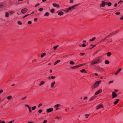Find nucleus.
I'll use <instances>...</instances> for the list:
<instances>
[{"instance_id":"a19ab883","label":"nucleus","mask_w":123,"mask_h":123,"mask_svg":"<svg viewBox=\"0 0 123 123\" xmlns=\"http://www.w3.org/2000/svg\"><path fill=\"white\" fill-rule=\"evenodd\" d=\"M3 92L2 89H1L0 90V94H1Z\"/></svg>"},{"instance_id":"e433bc0d","label":"nucleus","mask_w":123,"mask_h":123,"mask_svg":"<svg viewBox=\"0 0 123 123\" xmlns=\"http://www.w3.org/2000/svg\"><path fill=\"white\" fill-rule=\"evenodd\" d=\"M89 114H85V116H86V118H88V117L87 116H89Z\"/></svg>"},{"instance_id":"69168bd1","label":"nucleus","mask_w":123,"mask_h":123,"mask_svg":"<svg viewBox=\"0 0 123 123\" xmlns=\"http://www.w3.org/2000/svg\"><path fill=\"white\" fill-rule=\"evenodd\" d=\"M120 19L121 20H123V15L122 16V17L120 18Z\"/></svg>"},{"instance_id":"f257e3e1","label":"nucleus","mask_w":123,"mask_h":123,"mask_svg":"<svg viewBox=\"0 0 123 123\" xmlns=\"http://www.w3.org/2000/svg\"><path fill=\"white\" fill-rule=\"evenodd\" d=\"M79 5V4H77L74 5L73 6L71 7H70L68 8H66L63 11L66 13H68L72 9H74V8Z\"/></svg>"},{"instance_id":"6e6d98bb","label":"nucleus","mask_w":123,"mask_h":123,"mask_svg":"<svg viewBox=\"0 0 123 123\" xmlns=\"http://www.w3.org/2000/svg\"><path fill=\"white\" fill-rule=\"evenodd\" d=\"M47 122V120H44V121L43 123H46Z\"/></svg>"},{"instance_id":"49530a36","label":"nucleus","mask_w":123,"mask_h":123,"mask_svg":"<svg viewBox=\"0 0 123 123\" xmlns=\"http://www.w3.org/2000/svg\"><path fill=\"white\" fill-rule=\"evenodd\" d=\"M14 121V120H13V121H10V122H9L8 123H12Z\"/></svg>"},{"instance_id":"a878e982","label":"nucleus","mask_w":123,"mask_h":123,"mask_svg":"<svg viewBox=\"0 0 123 123\" xmlns=\"http://www.w3.org/2000/svg\"><path fill=\"white\" fill-rule=\"evenodd\" d=\"M111 2L107 3V5L108 6H110L111 5Z\"/></svg>"},{"instance_id":"39448f33","label":"nucleus","mask_w":123,"mask_h":123,"mask_svg":"<svg viewBox=\"0 0 123 123\" xmlns=\"http://www.w3.org/2000/svg\"><path fill=\"white\" fill-rule=\"evenodd\" d=\"M28 11V9L27 8H25L22 9L21 11V12L23 14H25Z\"/></svg>"},{"instance_id":"4d7b16f0","label":"nucleus","mask_w":123,"mask_h":123,"mask_svg":"<svg viewBox=\"0 0 123 123\" xmlns=\"http://www.w3.org/2000/svg\"><path fill=\"white\" fill-rule=\"evenodd\" d=\"M42 105V104H39V105H38V107H40V106H41V105Z\"/></svg>"},{"instance_id":"ddd939ff","label":"nucleus","mask_w":123,"mask_h":123,"mask_svg":"<svg viewBox=\"0 0 123 123\" xmlns=\"http://www.w3.org/2000/svg\"><path fill=\"white\" fill-rule=\"evenodd\" d=\"M9 14L8 12H6L5 13V16L7 18L9 17Z\"/></svg>"},{"instance_id":"603ef678","label":"nucleus","mask_w":123,"mask_h":123,"mask_svg":"<svg viewBox=\"0 0 123 123\" xmlns=\"http://www.w3.org/2000/svg\"><path fill=\"white\" fill-rule=\"evenodd\" d=\"M117 3H115L114 5V7H116L117 6Z\"/></svg>"},{"instance_id":"b1692460","label":"nucleus","mask_w":123,"mask_h":123,"mask_svg":"<svg viewBox=\"0 0 123 123\" xmlns=\"http://www.w3.org/2000/svg\"><path fill=\"white\" fill-rule=\"evenodd\" d=\"M96 39V37H93L92 38V39H91L89 41H93L95 39Z\"/></svg>"},{"instance_id":"dca6fc26","label":"nucleus","mask_w":123,"mask_h":123,"mask_svg":"<svg viewBox=\"0 0 123 123\" xmlns=\"http://www.w3.org/2000/svg\"><path fill=\"white\" fill-rule=\"evenodd\" d=\"M12 96L11 95L7 97V98L8 100L11 99L12 98Z\"/></svg>"},{"instance_id":"37998d69","label":"nucleus","mask_w":123,"mask_h":123,"mask_svg":"<svg viewBox=\"0 0 123 123\" xmlns=\"http://www.w3.org/2000/svg\"><path fill=\"white\" fill-rule=\"evenodd\" d=\"M73 0H70V3H73Z\"/></svg>"},{"instance_id":"4c0bfd02","label":"nucleus","mask_w":123,"mask_h":123,"mask_svg":"<svg viewBox=\"0 0 123 123\" xmlns=\"http://www.w3.org/2000/svg\"><path fill=\"white\" fill-rule=\"evenodd\" d=\"M25 106H26L28 107V108L29 109H30L31 108V107L29 106L28 105H26Z\"/></svg>"},{"instance_id":"20e7f679","label":"nucleus","mask_w":123,"mask_h":123,"mask_svg":"<svg viewBox=\"0 0 123 123\" xmlns=\"http://www.w3.org/2000/svg\"><path fill=\"white\" fill-rule=\"evenodd\" d=\"M107 2H105L104 1H102L101 2V3L100 4L99 7H104L105 5H107Z\"/></svg>"},{"instance_id":"f704fd0d","label":"nucleus","mask_w":123,"mask_h":123,"mask_svg":"<svg viewBox=\"0 0 123 123\" xmlns=\"http://www.w3.org/2000/svg\"><path fill=\"white\" fill-rule=\"evenodd\" d=\"M28 23L29 25H30L32 23V22L31 21H29L28 22Z\"/></svg>"},{"instance_id":"a18cd8bd","label":"nucleus","mask_w":123,"mask_h":123,"mask_svg":"<svg viewBox=\"0 0 123 123\" xmlns=\"http://www.w3.org/2000/svg\"><path fill=\"white\" fill-rule=\"evenodd\" d=\"M113 81H110L109 82V84H110L111 83H113Z\"/></svg>"},{"instance_id":"0e129e2a","label":"nucleus","mask_w":123,"mask_h":123,"mask_svg":"<svg viewBox=\"0 0 123 123\" xmlns=\"http://www.w3.org/2000/svg\"><path fill=\"white\" fill-rule=\"evenodd\" d=\"M84 99H87V97H85L84 98Z\"/></svg>"},{"instance_id":"6ab92c4d","label":"nucleus","mask_w":123,"mask_h":123,"mask_svg":"<svg viewBox=\"0 0 123 123\" xmlns=\"http://www.w3.org/2000/svg\"><path fill=\"white\" fill-rule=\"evenodd\" d=\"M61 105L59 104H57L55 105L54 107L56 108H58V107H60Z\"/></svg>"},{"instance_id":"9d476101","label":"nucleus","mask_w":123,"mask_h":123,"mask_svg":"<svg viewBox=\"0 0 123 123\" xmlns=\"http://www.w3.org/2000/svg\"><path fill=\"white\" fill-rule=\"evenodd\" d=\"M55 82L54 81L51 83V84L50 87L51 88H53L55 84Z\"/></svg>"},{"instance_id":"58836bf2","label":"nucleus","mask_w":123,"mask_h":123,"mask_svg":"<svg viewBox=\"0 0 123 123\" xmlns=\"http://www.w3.org/2000/svg\"><path fill=\"white\" fill-rule=\"evenodd\" d=\"M3 6V4L1 3L0 4V8H1Z\"/></svg>"},{"instance_id":"f3484780","label":"nucleus","mask_w":123,"mask_h":123,"mask_svg":"<svg viewBox=\"0 0 123 123\" xmlns=\"http://www.w3.org/2000/svg\"><path fill=\"white\" fill-rule=\"evenodd\" d=\"M80 71L82 73L84 72L85 73H86V71L84 69H82Z\"/></svg>"},{"instance_id":"774afa93","label":"nucleus","mask_w":123,"mask_h":123,"mask_svg":"<svg viewBox=\"0 0 123 123\" xmlns=\"http://www.w3.org/2000/svg\"><path fill=\"white\" fill-rule=\"evenodd\" d=\"M33 122H28L27 123H33Z\"/></svg>"},{"instance_id":"ea45409f","label":"nucleus","mask_w":123,"mask_h":123,"mask_svg":"<svg viewBox=\"0 0 123 123\" xmlns=\"http://www.w3.org/2000/svg\"><path fill=\"white\" fill-rule=\"evenodd\" d=\"M30 14H27V15H25L24 16V17H23V18H25L27 16H28L29 15H30Z\"/></svg>"},{"instance_id":"5701e85b","label":"nucleus","mask_w":123,"mask_h":123,"mask_svg":"<svg viewBox=\"0 0 123 123\" xmlns=\"http://www.w3.org/2000/svg\"><path fill=\"white\" fill-rule=\"evenodd\" d=\"M105 63L107 64H108L109 63V62L108 61L106 60L105 61Z\"/></svg>"},{"instance_id":"7ed1b4c3","label":"nucleus","mask_w":123,"mask_h":123,"mask_svg":"<svg viewBox=\"0 0 123 123\" xmlns=\"http://www.w3.org/2000/svg\"><path fill=\"white\" fill-rule=\"evenodd\" d=\"M101 80H99L96 81L94 84V86H93V87L94 88H95L99 86V85L100 84L101 82Z\"/></svg>"},{"instance_id":"6e6552de","label":"nucleus","mask_w":123,"mask_h":123,"mask_svg":"<svg viewBox=\"0 0 123 123\" xmlns=\"http://www.w3.org/2000/svg\"><path fill=\"white\" fill-rule=\"evenodd\" d=\"M117 95L116 94V93L115 92H112V98H113L117 97Z\"/></svg>"},{"instance_id":"c03bdc74","label":"nucleus","mask_w":123,"mask_h":123,"mask_svg":"<svg viewBox=\"0 0 123 123\" xmlns=\"http://www.w3.org/2000/svg\"><path fill=\"white\" fill-rule=\"evenodd\" d=\"M39 5H40L39 3H38L37 5H36L35 6V7H37V6H39Z\"/></svg>"},{"instance_id":"680f3d73","label":"nucleus","mask_w":123,"mask_h":123,"mask_svg":"<svg viewBox=\"0 0 123 123\" xmlns=\"http://www.w3.org/2000/svg\"><path fill=\"white\" fill-rule=\"evenodd\" d=\"M55 119H60V117H58L56 116V117H55Z\"/></svg>"},{"instance_id":"c9c22d12","label":"nucleus","mask_w":123,"mask_h":123,"mask_svg":"<svg viewBox=\"0 0 123 123\" xmlns=\"http://www.w3.org/2000/svg\"><path fill=\"white\" fill-rule=\"evenodd\" d=\"M115 14L116 15H119L120 14V13L119 12H117L115 13Z\"/></svg>"},{"instance_id":"72a5a7b5","label":"nucleus","mask_w":123,"mask_h":123,"mask_svg":"<svg viewBox=\"0 0 123 123\" xmlns=\"http://www.w3.org/2000/svg\"><path fill=\"white\" fill-rule=\"evenodd\" d=\"M42 112V110L41 109H40L38 110V112L39 113H41Z\"/></svg>"},{"instance_id":"aec40b11","label":"nucleus","mask_w":123,"mask_h":123,"mask_svg":"<svg viewBox=\"0 0 123 123\" xmlns=\"http://www.w3.org/2000/svg\"><path fill=\"white\" fill-rule=\"evenodd\" d=\"M46 54L45 53H44L42 54L41 55V57L42 58H43L46 55Z\"/></svg>"},{"instance_id":"9b49d317","label":"nucleus","mask_w":123,"mask_h":123,"mask_svg":"<svg viewBox=\"0 0 123 123\" xmlns=\"http://www.w3.org/2000/svg\"><path fill=\"white\" fill-rule=\"evenodd\" d=\"M102 92V90L100 89L99 90L97 91L95 93V95H97L99 93L101 92Z\"/></svg>"},{"instance_id":"79ce46f5","label":"nucleus","mask_w":123,"mask_h":123,"mask_svg":"<svg viewBox=\"0 0 123 123\" xmlns=\"http://www.w3.org/2000/svg\"><path fill=\"white\" fill-rule=\"evenodd\" d=\"M55 78V76H51L50 77V78L52 79Z\"/></svg>"},{"instance_id":"cd10ccee","label":"nucleus","mask_w":123,"mask_h":123,"mask_svg":"<svg viewBox=\"0 0 123 123\" xmlns=\"http://www.w3.org/2000/svg\"><path fill=\"white\" fill-rule=\"evenodd\" d=\"M59 46V45H56V46H54L53 47V49H54V50H55L56 48H57Z\"/></svg>"},{"instance_id":"13d9d810","label":"nucleus","mask_w":123,"mask_h":123,"mask_svg":"<svg viewBox=\"0 0 123 123\" xmlns=\"http://www.w3.org/2000/svg\"><path fill=\"white\" fill-rule=\"evenodd\" d=\"M26 98V96H25L22 99V100H24Z\"/></svg>"},{"instance_id":"4468645a","label":"nucleus","mask_w":123,"mask_h":123,"mask_svg":"<svg viewBox=\"0 0 123 123\" xmlns=\"http://www.w3.org/2000/svg\"><path fill=\"white\" fill-rule=\"evenodd\" d=\"M63 14H64L63 12H59L58 13V15L59 16L62 15H63Z\"/></svg>"},{"instance_id":"8fccbe9b","label":"nucleus","mask_w":123,"mask_h":123,"mask_svg":"<svg viewBox=\"0 0 123 123\" xmlns=\"http://www.w3.org/2000/svg\"><path fill=\"white\" fill-rule=\"evenodd\" d=\"M76 68V66H74V67H72L71 68H72V69H75V68Z\"/></svg>"},{"instance_id":"7c9ffc66","label":"nucleus","mask_w":123,"mask_h":123,"mask_svg":"<svg viewBox=\"0 0 123 123\" xmlns=\"http://www.w3.org/2000/svg\"><path fill=\"white\" fill-rule=\"evenodd\" d=\"M43 10V9L42 8H40L38 9V11H42Z\"/></svg>"},{"instance_id":"f03ea898","label":"nucleus","mask_w":123,"mask_h":123,"mask_svg":"<svg viewBox=\"0 0 123 123\" xmlns=\"http://www.w3.org/2000/svg\"><path fill=\"white\" fill-rule=\"evenodd\" d=\"M102 61V59H95L94 61H92V62L90 64L91 66H92L94 64L100 62Z\"/></svg>"},{"instance_id":"4be33fe9","label":"nucleus","mask_w":123,"mask_h":123,"mask_svg":"<svg viewBox=\"0 0 123 123\" xmlns=\"http://www.w3.org/2000/svg\"><path fill=\"white\" fill-rule=\"evenodd\" d=\"M49 15V12H47L45 13V14L44 15V16H48Z\"/></svg>"},{"instance_id":"e2e57ef3","label":"nucleus","mask_w":123,"mask_h":123,"mask_svg":"<svg viewBox=\"0 0 123 123\" xmlns=\"http://www.w3.org/2000/svg\"><path fill=\"white\" fill-rule=\"evenodd\" d=\"M91 45V46H93V47H92L93 48V47H95L96 46V45H92V44H91V45Z\"/></svg>"},{"instance_id":"338daca9","label":"nucleus","mask_w":123,"mask_h":123,"mask_svg":"<svg viewBox=\"0 0 123 123\" xmlns=\"http://www.w3.org/2000/svg\"><path fill=\"white\" fill-rule=\"evenodd\" d=\"M1 123H5V122L4 121H2L1 122Z\"/></svg>"},{"instance_id":"473e14b6","label":"nucleus","mask_w":123,"mask_h":123,"mask_svg":"<svg viewBox=\"0 0 123 123\" xmlns=\"http://www.w3.org/2000/svg\"><path fill=\"white\" fill-rule=\"evenodd\" d=\"M94 96H93L90 99V100H93L94 99Z\"/></svg>"},{"instance_id":"393cba45","label":"nucleus","mask_w":123,"mask_h":123,"mask_svg":"<svg viewBox=\"0 0 123 123\" xmlns=\"http://www.w3.org/2000/svg\"><path fill=\"white\" fill-rule=\"evenodd\" d=\"M69 64L70 65H74L75 64V63L73 61H71L69 62Z\"/></svg>"},{"instance_id":"09e8293b","label":"nucleus","mask_w":123,"mask_h":123,"mask_svg":"<svg viewBox=\"0 0 123 123\" xmlns=\"http://www.w3.org/2000/svg\"><path fill=\"white\" fill-rule=\"evenodd\" d=\"M76 66V68H78L79 67H80V64H79V65H77Z\"/></svg>"},{"instance_id":"0eeeda50","label":"nucleus","mask_w":123,"mask_h":123,"mask_svg":"<svg viewBox=\"0 0 123 123\" xmlns=\"http://www.w3.org/2000/svg\"><path fill=\"white\" fill-rule=\"evenodd\" d=\"M53 108H50L47 109L46 110V111L47 113H49L50 112L52 111H53Z\"/></svg>"},{"instance_id":"052dcab7","label":"nucleus","mask_w":123,"mask_h":123,"mask_svg":"<svg viewBox=\"0 0 123 123\" xmlns=\"http://www.w3.org/2000/svg\"><path fill=\"white\" fill-rule=\"evenodd\" d=\"M13 13V11H12L10 12V13L11 14H12Z\"/></svg>"},{"instance_id":"3c124183","label":"nucleus","mask_w":123,"mask_h":123,"mask_svg":"<svg viewBox=\"0 0 123 123\" xmlns=\"http://www.w3.org/2000/svg\"><path fill=\"white\" fill-rule=\"evenodd\" d=\"M37 18H35L34 19V21H37Z\"/></svg>"},{"instance_id":"412c9836","label":"nucleus","mask_w":123,"mask_h":123,"mask_svg":"<svg viewBox=\"0 0 123 123\" xmlns=\"http://www.w3.org/2000/svg\"><path fill=\"white\" fill-rule=\"evenodd\" d=\"M44 81H41L40 83L39 84V86H41L42 85H43V84H44Z\"/></svg>"},{"instance_id":"c85d7f7f","label":"nucleus","mask_w":123,"mask_h":123,"mask_svg":"<svg viewBox=\"0 0 123 123\" xmlns=\"http://www.w3.org/2000/svg\"><path fill=\"white\" fill-rule=\"evenodd\" d=\"M55 11V10L54 9H51L50 10V12L51 13H53Z\"/></svg>"},{"instance_id":"bf43d9fd","label":"nucleus","mask_w":123,"mask_h":123,"mask_svg":"<svg viewBox=\"0 0 123 123\" xmlns=\"http://www.w3.org/2000/svg\"><path fill=\"white\" fill-rule=\"evenodd\" d=\"M86 46V45L85 44H83L82 45V47H85Z\"/></svg>"},{"instance_id":"2eb2a0df","label":"nucleus","mask_w":123,"mask_h":123,"mask_svg":"<svg viewBox=\"0 0 123 123\" xmlns=\"http://www.w3.org/2000/svg\"><path fill=\"white\" fill-rule=\"evenodd\" d=\"M116 101H115L114 102V105L118 103V102L119 101V99H116Z\"/></svg>"},{"instance_id":"423d86ee","label":"nucleus","mask_w":123,"mask_h":123,"mask_svg":"<svg viewBox=\"0 0 123 123\" xmlns=\"http://www.w3.org/2000/svg\"><path fill=\"white\" fill-rule=\"evenodd\" d=\"M103 107L102 104H101L98 106H97L96 107V110H98V109H100L101 108H103Z\"/></svg>"},{"instance_id":"de8ad7c7","label":"nucleus","mask_w":123,"mask_h":123,"mask_svg":"<svg viewBox=\"0 0 123 123\" xmlns=\"http://www.w3.org/2000/svg\"><path fill=\"white\" fill-rule=\"evenodd\" d=\"M76 66V68H78L79 67H80V64H79V65H77Z\"/></svg>"},{"instance_id":"f8f14e48","label":"nucleus","mask_w":123,"mask_h":123,"mask_svg":"<svg viewBox=\"0 0 123 123\" xmlns=\"http://www.w3.org/2000/svg\"><path fill=\"white\" fill-rule=\"evenodd\" d=\"M53 5L55 7H56L57 8H59V6L58 5L56 4H55L54 3H53Z\"/></svg>"},{"instance_id":"864d4df0","label":"nucleus","mask_w":123,"mask_h":123,"mask_svg":"<svg viewBox=\"0 0 123 123\" xmlns=\"http://www.w3.org/2000/svg\"><path fill=\"white\" fill-rule=\"evenodd\" d=\"M106 38H105L103 39L102 41H101V42L102 41H103L105 40H106Z\"/></svg>"},{"instance_id":"5fc2aeb1","label":"nucleus","mask_w":123,"mask_h":123,"mask_svg":"<svg viewBox=\"0 0 123 123\" xmlns=\"http://www.w3.org/2000/svg\"><path fill=\"white\" fill-rule=\"evenodd\" d=\"M80 54L82 56H83L85 55V53H80Z\"/></svg>"},{"instance_id":"bb28decb","label":"nucleus","mask_w":123,"mask_h":123,"mask_svg":"<svg viewBox=\"0 0 123 123\" xmlns=\"http://www.w3.org/2000/svg\"><path fill=\"white\" fill-rule=\"evenodd\" d=\"M111 55V53L110 52H109L107 53V55L108 56H110Z\"/></svg>"},{"instance_id":"2f4dec72","label":"nucleus","mask_w":123,"mask_h":123,"mask_svg":"<svg viewBox=\"0 0 123 123\" xmlns=\"http://www.w3.org/2000/svg\"><path fill=\"white\" fill-rule=\"evenodd\" d=\"M36 108V107L35 106H34L32 108V109L33 110H35Z\"/></svg>"},{"instance_id":"1a4fd4ad","label":"nucleus","mask_w":123,"mask_h":123,"mask_svg":"<svg viewBox=\"0 0 123 123\" xmlns=\"http://www.w3.org/2000/svg\"><path fill=\"white\" fill-rule=\"evenodd\" d=\"M122 70V69L121 68H120L118 69L117 71L115 73V75H117L119 72Z\"/></svg>"},{"instance_id":"a211bd4d","label":"nucleus","mask_w":123,"mask_h":123,"mask_svg":"<svg viewBox=\"0 0 123 123\" xmlns=\"http://www.w3.org/2000/svg\"><path fill=\"white\" fill-rule=\"evenodd\" d=\"M61 61L60 60H57L56 62H55L54 63V64L55 65H56L57 63H58L59 62H60Z\"/></svg>"},{"instance_id":"c756f323","label":"nucleus","mask_w":123,"mask_h":123,"mask_svg":"<svg viewBox=\"0 0 123 123\" xmlns=\"http://www.w3.org/2000/svg\"><path fill=\"white\" fill-rule=\"evenodd\" d=\"M18 24L19 25H21L22 24V23L21 22L19 21H18Z\"/></svg>"}]
</instances>
